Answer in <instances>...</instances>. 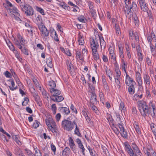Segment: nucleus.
Wrapping results in <instances>:
<instances>
[{
  "label": "nucleus",
  "mask_w": 156,
  "mask_h": 156,
  "mask_svg": "<svg viewBox=\"0 0 156 156\" xmlns=\"http://www.w3.org/2000/svg\"><path fill=\"white\" fill-rule=\"evenodd\" d=\"M148 106V109L151 111V109H153L154 108H155V106L154 103H153L152 101H151L149 104Z\"/></svg>",
  "instance_id": "b1692460"
},
{
  "label": "nucleus",
  "mask_w": 156,
  "mask_h": 156,
  "mask_svg": "<svg viewBox=\"0 0 156 156\" xmlns=\"http://www.w3.org/2000/svg\"><path fill=\"white\" fill-rule=\"evenodd\" d=\"M136 79L139 86H141L142 85L143 82L141 77L139 78H138Z\"/></svg>",
  "instance_id": "5fc2aeb1"
},
{
  "label": "nucleus",
  "mask_w": 156,
  "mask_h": 156,
  "mask_svg": "<svg viewBox=\"0 0 156 156\" xmlns=\"http://www.w3.org/2000/svg\"><path fill=\"white\" fill-rule=\"evenodd\" d=\"M29 101V99L27 98H24V101L22 102V105L23 106H26L28 104Z\"/></svg>",
  "instance_id": "37998d69"
},
{
  "label": "nucleus",
  "mask_w": 156,
  "mask_h": 156,
  "mask_svg": "<svg viewBox=\"0 0 156 156\" xmlns=\"http://www.w3.org/2000/svg\"><path fill=\"white\" fill-rule=\"evenodd\" d=\"M5 76L7 78H11L12 75L8 71H6L4 73Z\"/></svg>",
  "instance_id": "de8ad7c7"
},
{
  "label": "nucleus",
  "mask_w": 156,
  "mask_h": 156,
  "mask_svg": "<svg viewBox=\"0 0 156 156\" xmlns=\"http://www.w3.org/2000/svg\"><path fill=\"white\" fill-rule=\"evenodd\" d=\"M138 2L140 5V7L144 5H145L146 3L144 0H138Z\"/></svg>",
  "instance_id": "0e129e2a"
},
{
  "label": "nucleus",
  "mask_w": 156,
  "mask_h": 156,
  "mask_svg": "<svg viewBox=\"0 0 156 156\" xmlns=\"http://www.w3.org/2000/svg\"><path fill=\"white\" fill-rule=\"evenodd\" d=\"M78 41L80 45H83L84 43L83 39L80 35L79 37Z\"/></svg>",
  "instance_id": "473e14b6"
},
{
  "label": "nucleus",
  "mask_w": 156,
  "mask_h": 156,
  "mask_svg": "<svg viewBox=\"0 0 156 156\" xmlns=\"http://www.w3.org/2000/svg\"><path fill=\"white\" fill-rule=\"evenodd\" d=\"M134 86V85L129 86V87L128 88V91L130 94H132L134 93L135 88Z\"/></svg>",
  "instance_id": "412c9836"
},
{
  "label": "nucleus",
  "mask_w": 156,
  "mask_h": 156,
  "mask_svg": "<svg viewBox=\"0 0 156 156\" xmlns=\"http://www.w3.org/2000/svg\"><path fill=\"white\" fill-rule=\"evenodd\" d=\"M142 11L145 12H147L148 11V8L147 6L146 3L145 5H142L140 7Z\"/></svg>",
  "instance_id": "7c9ffc66"
},
{
  "label": "nucleus",
  "mask_w": 156,
  "mask_h": 156,
  "mask_svg": "<svg viewBox=\"0 0 156 156\" xmlns=\"http://www.w3.org/2000/svg\"><path fill=\"white\" fill-rule=\"evenodd\" d=\"M149 44L151 53H154L156 51L155 50V47L154 45L152 44L151 43H150Z\"/></svg>",
  "instance_id": "e433bc0d"
},
{
  "label": "nucleus",
  "mask_w": 156,
  "mask_h": 156,
  "mask_svg": "<svg viewBox=\"0 0 156 156\" xmlns=\"http://www.w3.org/2000/svg\"><path fill=\"white\" fill-rule=\"evenodd\" d=\"M125 83L127 86L134 85L136 84L135 82L133 80V79L127 73L126 75Z\"/></svg>",
  "instance_id": "0eeeda50"
},
{
  "label": "nucleus",
  "mask_w": 156,
  "mask_h": 156,
  "mask_svg": "<svg viewBox=\"0 0 156 156\" xmlns=\"http://www.w3.org/2000/svg\"><path fill=\"white\" fill-rule=\"evenodd\" d=\"M90 45L94 59L97 60L99 58V56L97 53V49L99 47V44L97 41L96 38H95V39H92V41L90 42Z\"/></svg>",
  "instance_id": "20e7f679"
},
{
  "label": "nucleus",
  "mask_w": 156,
  "mask_h": 156,
  "mask_svg": "<svg viewBox=\"0 0 156 156\" xmlns=\"http://www.w3.org/2000/svg\"><path fill=\"white\" fill-rule=\"evenodd\" d=\"M38 27L44 36L47 37L48 36L49 32L44 26L41 24H38Z\"/></svg>",
  "instance_id": "423d86ee"
},
{
  "label": "nucleus",
  "mask_w": 156,
  "mask_h": 156,
  "mask_svg": "<svg viewBox=\"0 0 156 156\" xmlns=\"http://www.w3.org/2000/svg\"><path fill=\"white\" fill-rule=\"evenodd\" d=\"M51 150L53 151L54 153L55 154V153L56 151V148L55 146L53 144H52L51 145Z\"/></svg>",
  "instance_id": "e2e57ef3"
},
{
  "label": "nucleus",
  "mask_w": 156,
  "mask_h": 156,
  "mask_svg": "<svg viewBox=\"0 0 156 156\" xmlns=\"http://www.w3.org/2000/svg\"><path fill=\"white\" fill-rule=\"evenodd\" d=\"M76 56L77 59H79L80 60H83V55L79 51H76Z\"/></svg>",
  "instance_id": "dca6fc26"
},
{
  "label": "nucleus",
  "mask_w": 156,
  "mask_h": 156,
  "mask_svg": "<svg viewBox=\"0 0 156 156\" xmlns=\"http://www.w3.org/2000/svg\"><path fill=\"white\" fill-rule=\"evenodd\" d=\"M49 86L51 87L50 88H54L56 87V84L53 80H51L49 82Z\"/></svg>",
  "instance_id": "c85d7f7f"
},
{
  "label": "nucleus",
  "mask_w": 156,
  "mask_h": 156,
  "mask_svg": "<svg viewBox=\"0 0 156 156\" xmlns=\"http://www.w3.org/2000/svg\"><path fill=\"white\" fill-rule=\"evenodd\" d=\"M134 22L136 25H138L139 24V20L138 17L136 15L133 17Z\"/></svg>",
  "instance_id": "79ce46f5"
},
{
  "label": "nucleus",
  "mask_w": 156,
  "mask_h": 156,
  "mask_svg": "<svg viewBox=\"0 0 156 156\" xmlns=\"http://www.w3.org/2000/svg\"><path fill=\"white\" fill-rule=\"evenodd\" d=\"M138 59L139 61H141L143 60V57L141 53H139L138 54Z\"/></svg>",
  "instance_id": "774afa93"
},
{
  "label": "nucleus",
  "mask_w": 156,
  "mask_h": 156,
  "mask_svg": "<svg viewBox=\"0 0 156 156\" xmlns=\"http://www.w3.org/2000/svg\"><path fill=\"white\" fill-rule=\"evenodd\" d=\"M25 150L28 156H36L35 154H34L30 150L26 149Z\"/></svg>",
  "instance_id": "c9c22d12"
},
{
  "label": "nucleus",
  "mask_w": 156,
  "mask_h": 156,
  "mask_svg": "<svg viewBox=\"0 0 156 156\" xmlns=\"http://www.w3.org/2000/svg\"><path fill=\"white\" fill-rule=\"evenodd\" d=\"M122 62L123 64V65L122 66V69L124 70V71L125 72L126 74L127 73L126 71V67L127 65L126 64L125 61L124 60L122 59Z\"/></svg>",
  "instance_id": "09e8293b"
},
{
  "label": "nucleus",
  "mask_w": 156,
  "mask_h": 156,
  "mask_svg": "<svg viewBox=\"0 0 156 156\" xmlns=\"http://www.w3.org/2000/svg\"><path fill=\"white\" fill-rule=\"evenodd\" d=\"M46 123L47 125V126L48 127V128L50 127L51 125V118H49L48 119H47L45 120Z\"/></svg>",
  "instance_id": "864d4df0"
},
{
  "label": "nucleus",
  "mask_w": 156,
  "mask_h": 156,
  "mask_svg": "<svg viewBox=\"0 0 156 156\" xmlns=\"http://www.w3.org/2000/svg\"><path fill=\"white\" fill-rule=\"evenodd\" d=\"M38 121L36 120L33 125V127L34 128H37L39 126Z\"/></svg>",
  "instance_id": "3c124183"
},
{
  "label": "nucleus",
  "mask_w": 156,
  "mask_h": 156,
  "mask_svg": "<svg viewBox=\"0 0 156 156\" xmlns=\"http://www.w3.org/2000/svg\"><path fill=\"white\" fill-rule=\"evenodd\" d=\"M78 19L81 22L83 23L85 22L84 17L83 16H81L78 17Z\"/></svg>",
  "instance_id": "052dcab7"
},
{
  "label": "nucleus",
  "mask_w": 156,
  "mask_h": 156,
  "mask_svg": "<svg viewBox=\"0 0 156 156\" xmlns=\"http://www.w3.org/2000/svg\"><path fill=\"white\" fill-rule=\"evenodd\" d=\"M6 4H4V6L7 10L9 13L16 23H20L21 20L20 18V14L18 10L9 1H6Z\"/></svg>",
  "instance_id": "f257e3e1"
},
{
  "label": "nucleus",
  "mask_w": 156,
  "mask_h": 156,
  "mask_svg": "<svg viewBox=\"0 0 156 156\" xmlns=\"http://www.w3.org/2000/svg\"><path fill=\"white\" fill-rule=\"evenodd\" d=\"M139 109L141 115L144 117L148 116L150 111L148 109V106L145 102L139 101L138 102Z\"/></svg>",
  "instance_id": "7ed1b4c3"
},
{
  "label": "nucleus",
  "mask_w": 156,
  "mask_h": 156,
  "mask_svg": "<svg viewBox=\"0 0 156 156\" xmlns=\"http://www.w3.org/2000/svg\"><path fill=\"white\" fill-rule=\"evenodd\" d=\"M78 146L80 148V149H82V152L83 155H85V154L84 153V151L85 150V149L83 147V146L82 144V143H81L79 144L78 145Z\"/></svg>",
  "instance_id": "4c0bfd02"
},
{
  "label": "nucleus",
  "mask_w": 156,
  "mask_h": 156,
  "mask_svg": "<svg viewBox=\"0 0 156 156\" xmlns=\"http://www.w3.org/2000/svg\"><path fill=\"white\" fill-rule=\"evenodd\" d=\"M75 126V129L74 131V133L75 134L77 135L78 136L81 137V135L80 132V130L78 127L77 123H76Z\"/></svg>",
  "instance_id": "5701e85b"
},
{
  "label": "nucleus",
  "mask_w": 156,
  "mask_h": 156,
  "mask_svg": "<svg viewBox=\"0 0 156 156\" xmlns=\"http://www.w3.org/2000/svg\"><path fill=\"white\" fill-rule=\"evenodd\" d=\"M47 65L50 68L52 67V64L51 63V58H48L47 61Z\"/></svg>",
  "instance_id": "a18cd8bd"
},
{
  "label": "nucleus",
  "mask_w": 156,
  "mask_h": 156,
  "mask_svg": "<svg viewBox=\"0 0 156 156\" xmlns=\"http://www.w3.org/2000/svg\"><path fill=\"white\" fill-rule=\"evenodd\" d=\"M49 129L51 130V131L54 133L56 132V130L55 127H52V126H50V127L49 128Z\"/></svg>",
  "instance_id": "13d9d810"
},
{
  "label": "nucleus",
  "mask_w": 156,
  "mask_h": 156,
  "mask_svg": "<svg viewBox=\"0 0 156 156\" xmlns=\"http://www.w3.org/2000/svg\"><path fill=\"white\" fill-rule=\"evenodd\" d=\"M110 58L111 59V61L114 64H115L116 62V56L115 54H113L111 55H110Z\"/></svg>",
  "instance_id": "a878e982"
},
{
  "label": "nucleus",
  "mask_w": 156,
  "mask_h": 156,
  "mask_svg": "<svg viewBox=\"0 0 156 156\" xmlns=\"http://www.w3.org/2000/svg\"><path fill=\"white\" fill-rule=\"evenodd\" d=\"M14 43L18 48L19 49H21L22 46H21L20 42L18 41L15 40Z\"/></svg>",
  "instance_id": "49530a36"
},
{
  "label": "nucleus",
  "mask_w": 156,
  "mask_h": 156,
  "mask_svg": "<svg viewBox=\"0 0 156 156\" xmlns=\"http://www.w3.org/2000/svg\"><path fill=\"white\" fill-rule=\"evenodd\" d=\"M21 50V51L25 55H29V53L28 52V50L25 47H24L23 48H21V49H20Z\"/></svg>",
  "instance_id": "c03bdc74"
},
{
  "label": "nucleus",
  "mask_w": 156,
  "mask_h": 156,
  "mask_svg": "<svg viewBox=\"0 0 156 156\" xmlns=\"http://www.w3.org/2000/svg\"><path fill=\"white\" fill-rule=\"evenodd\" d=\"M15 53L16 57L20 61H21V60H22V58L20 57L19 54L17 51H15Z\"/></svg>",
  "instance_id": "6e6d98bb"
},
{
  "label": "nucleus",
  "mask_w": 156,
  "mask_h": 156,
  "mask_svg": "<svg viewBox=\"0 0 156 156\" xmlns=\"http://www.w3.org/2000/svg\"><path fill=\"white\" fill-rule=\"evenodd\" d=\"M50 92L53 96H57L60 94L61 91L58 90L54 88H50Z\"/></svg>",
  "instance_id": "9b49d317"
},
{
  "label": "nucleus",
  "mask_w": 156,
  "mask_h": 156,
  "mask_svg": "<svg viewBox=\"0 0 156 156\" xmlns=\"http://www.w3.org/2000/svg\"><path fill=\"white\" fill-rule=\"evenodd\" d=\"M51 125L50 126L52 127H55L56 126V124L55 122L53 121L52 119L51 118Z\"/></svg>",
  "instance_id": "69168bd1"
},
{
  "label": "nucleus",
  "mask_w": 156,
  "mask_h": 156,
  "mask_svg": "<svg viewBox=\"0 0 156 156\" xmlns=\"http://www.w3.org/2000/svg\"><path fill=\"white\" fill-rule=\"evenodd\" d=\"M70 109L73 112L76 114L77 113V111L76 109L74 107V106L73 104H71L70 106Z\"/></svg>",
  "instance_id": "4d7b16f0"
},
{
  "label": "nucleus",
  "mask_w": 156,
  "mask_h": 156,
  "mask_svg": "<svg viewBox=\"0 0 156 156\" xmlns=\"http://www.w3.org/2000/svg\"><path fill=\"white\" fill-rule=\"evenodd\" d=\"M142 94L139 95L138 94H135L133 98V100H136L141 98L142 97Z\"/></svg>",
  "instance_id": "f704fd0d"
},
{
  "label": "nucleus",
  "mask_w": 156,
  "mask_h": 156,
  "mask_svg": "<svg viewBox=\"0 0 156 156\" xmlns=\"http://www.w3.org/2000/svg\"><path fill=\"white\" fill-rule=\"evenodd\" d=\"M11 135L13 139L14 140L17 144L19 145H20L21 144V143L19 140V136L18 135H13V134H11Z\"/></svg>",
  "instance_id": "6ab92c4d"
},
{
  "label": "nucleus",
  "mask_w": 156,
  "mask_h": 156,
  "mask_svg": "<svg viewBox=\"0 0 156 156\" xmlns=\"http://www.w3.org/2000/svg\"><path fill=\"white\" fill-rule=\"evenodd\" d=\"M120 108L122 112H124L126 111V108L125 107L123 102H121L120 104Z\"/></svg>",
  "instance_id": "72a5a7b5"
},
{
  "label": "nucleus",
  "mask_w": 156,
  "mask_h": 156,
  "mask_svg": "<svg viewBox=\"0 0 156 156\" xmlns=\"http://www.w3.org/2000/svg\"><path fill=\"white\" fill-rule=\"evenodd\" d=\"M122 136L124 138H126L127 137V132L126 131L125 129L123 130L122 131L120 132Z\"/></svg>",
  "instance_id": "c756f323"
},
{
  "label": "nucleus",
  "mask_w": 156,
  "mask_h": 156,
  "mask_svg": "<svg viewBox=\"0 0 156 156\" xmlns=\"http://www.w3.org/2000/svg\"><path fill=\"white\" fill-rule=\"evenodd\" d=\"M36 20L37 21H39L37 23L38 25L40 24H43L42 22L41 21V16H38L36 18Z\"/></svg>",
  "instance_id": "8fccbe9b"
},
{
  "label": "nucleus",
  "mask_w": 156,
  "mask_h": 156,
  "mask_svg": "<svg viewBox=\"0 0 156 156\" xmlns=\"http://www.w3.org/2000/svg\"><path fill=\"white\" fill-rule=\"evenodd\" d=\"M152 112H151V115L152 117L155 118H156V108L152 109Z\"/></svg>",
  "instance_id": "a19ab883"
},
{
  "label": "nucleus",
  "mask_w": 156,
  "mask_h": 156,
  "mask_svg": "<svg viewBox=\"0 0 156 156\" xmlns=\"http://www.w3.org/2000/svg\"><path fill=\"white\" fill-rule=\"evenodd\" d=\"M132 147L136 153H138L140 152L137 146L135 144H132Z\"/></svg>",
  "instance_id": "bb28decb"
},
{
  "label": "nucleus",
  "mask_w": 156,
  "mask_h": 156,
  "mask_svg": "<svg viewBox=\"0 0 156 156\" xmlns=\"http://www.w3.org/2000/svg\"><path fill=\"white\" fill-rule=\"evenodd\" d=\"M126 5L123 8V11L126 16L129 15V13H135L137 9L136 4L133 2L131 3L130 0H124Z\"/></svg>",
  "instance_id": "f03ea898"
},
{
  "label": "nucleus",
  "mask_w": 156,
  "mask_h": 156,
  "mask_svg": "<svg viewBox=\"0 0 156 156\" xmlns=\"http://www.w3.org/2000/svg\"><path fill=\"white\" fill-rule=\"evenodd\" d=\"M76 123L75 121L72 122L67 119H64L62 122V125L64 129L71 131L74 128Z\"/></svg>",
  "instance_id": "39448f33"
},
{
  "label": "nucleus",
  "mask_w": 156,
  "mask_h": 156,
  "mask_svg": "<svg viewBox=\"0 0 156 156\" xmlns=\"http://www.w3.org/2000/svg\"><path fill=\"white\" fill-rule=\"evenodd\" d=\"M144 83L148 86H150L151 84L150 78L149 75L145 74L144 76Z\"/></svg>",
  "instance_id": "ddd939ff"
},
{
  "label": "nucleus",
  "mask_w": 156,
  "mask_h": 156,
  "mask_svg": "<svg viewBox=\"0 0 156 156\" xmlns=\"http://www.w3.org/2000/svg\"><path fill=\"white\" fill-rule=\"evenodd\" d=\"M55 98H51V99L55 102H59L62 101L64 99L61 96H55Z\"/></svg>",
  "instance_id": "2eb2a0df"
},
{
  "label": "nucleus",
  "mask_w": 156,
  "mask_h": 156,
  "mask_svg": "<svg viewBox=\"0 0 156 156\" xmlns=\"http://www.w3.org/2000/svg\"><path fill=\"white\" fill-rule=\"evenodd\" d=\"M118 127L120 129V132L123 130L124 129L122 126V123L120 122L119 124H118Z\"/></svg>",
  "instance_id": "bf43d9fd"
},
{
  "label": "nucleus",
  "mask_w": 156,
  "mask_h": 156,
  "mask_svg": "<svg viewBox=\"0 0 156 156\" xmlns=\"http://www.w3.org/2000/svg\"><path fill=\"white\" fill-rule=\"evenodd\" d=\"M125 149L130 156L134 155V152L129 144H125Z\"/></svg>",
  "instance_id": "9d476101"
},
{
  "label": "nucleus",
  "mask_w": 156,
  "mask_h": 156,
  "mask_svg": "<svg viewBox=\"0 0 156 156\" xmlns=\"http://www.w3.org/2000/svg\"><path fill=\"white\" fill-rule=\"evenodd\" d=\"M61 117V115L59 113H58L56 115V119L57 121H58Z\"/></svg>",
  "instance_id": "338daca9"
},
{
  "label": "nucleus",
  "mask_w": 156,
  "mask_h": 156,
  "mask_svg": "<svg viewBox=\"0 0 156 156\" xmlns=\"http://www.w3.org/2000/svg\"><path fill=\"white\" fill-rule=\"evenodd\" d=\"M116 120L118 122V123L119 124V122H122V120H124L122 118V117L121 118L120 117V115H116Z\"/></svg>",
  "instance_id": "cd10ccee"
},
{
  "label": "nucleus",
  "mask_w": 156,
  "mask_h": 156,
  "mask_svg": "<svg viewBox=\"0 0 156 156\" xmlns=\"http://www.w3.org/2000/svg\"><path fill=\"white\" fill-rule=\"evenodd\" d=\"M24 12L27 16H30L34 14V10L32 7L29 5L27 9L24 10Z\"/></svg>",
  "instance_id": "6e6552de"
},
{
  "label": "nucleus",
  "mask_w": 156,
  "mask_h": 156,
  "mask_svg": "<svg viewBox=\"0 0 156 156\" xmlns=\"http://www.w3.org/2000/svg\"><path fill=\"white\" fill-rule=\"evenodd\" d=\"M59 5L61 7H62L66 10H69L70 9V7L64 2H62L60 3L59 4Z\"/></svg>",
  "instance_id": "aec40b11"
},
{
  "label": "nucleus",
  "mask_w": 156,
  "mask_h": 156,
  "mask_svg": "<svg viewBox=\"0 0 156 156\" xmlns=\"http://www.w3.org/2000/svg\"><path fill=\"white\" fill-rule=\"evenodd\" d=\"M91 14L94 19L96 18L97 15L96 13L94 10H92L90 11Z\"/></svg>",
  "instance_id": "ea45409f"
},
{
  "label": "nucleus",
  "mask_w": 156,
  "mask_h": 156,
  "mask_svg": "<svg viewBox=\"0 0 156 156\" xmlns=\"http://www.w3.org/2000/svg\"><path fill=\"white\" fill-rule=\"evenodd\" d=\"M94 104H90V107L94 112L97 113V107L94 105Z\"/></svg>",
  "instance_id": "58836bf2"
},
{
  "label": "nucleus",
  "mask_w": 156,
  "mask_h": 156,
  "mask_svg": "<svg viewBox=\"0 0 156 156\" xmlns=\"http://www.w3.org/2000/svg\"><path fill=\"white\" fill-rule=\"evenodd\" d=\"M29 5L25 3L24 2H21L19 3V6L20 7L21 9L24 12V10L27 9V7Z\"/></svg>",
  "instance_id": "f3484780"
},
{
  "label": "nucleus",
  "mask_w": 156,
  "mask_h": 156,
  "mask_svg": "<svg viewBox=\"0 0 156 156\" xmlns=\"http://www.w3.org/2000/svg\"><path fill=\"white\" fill-rule=\"evenodd\" d=\"M32 95L35 98V101L38 103L40 101V98L39 96L38 95L37 93L36 92H34L32 93Z\"/></svg>",
  "instance_id": "4be33fe9"
},
{
  "label": "nucleus",
  "mask_w": 156,
  "mask_h": 156,
  "mask_svg": "<svg viewBox=\"0 0 156 156\" xmlns=\"http://www.w3.org/2000/svg\"><path fill=\"white\" fill-rule=\"evenodd\" d=\"M66 64L67 67L68 69L70 72H71L73 68V65L72 64V62H70L69 60H66Z\"/></svg>",
  "instance_id": "4468645a"
},
{
  "label": "nucleus",
  "mask_w": 156,
  "mask_h": 156,
  "mask_svg": "<svg viewBox=\"0 0 156 156\" xmlns=\"http://www.w3.org/2000/svg\"><path fill=\"white\" fill-rule=\"evenodd\" d=\"M58 110L61 112L67 115L70 112V111L69 108L65 107H61L58 108Z\"/></svg>",
  "instance_id": "1a4fd4ad"
},
{
  "label": "nucleus",
  "mask_w": 156,
  "mask_h": 156,
  "mask_svg": "<svg viewBox=\"0 0 156 156\" xmlns=\"http://www.w3.org/2000/svg\"><path fill=\"white\" fill-rule=\"evenodd\" d=\"M98 38L100 40L101 47V48L102 46H105V41L104 40L103 37H100L98 36Z\"/></svg>",
  "instance_id": "393cba45"
},
{
  "label": "nucleus",
  "mask_w": 156,
  "mask_h": 156,
  "mask_svg": "<svg viewBox=\"0 0 156 156\" xmlns=\"http://www.w3.org/2000/svg\"><path fill=\"white\" fill-rule=\"evenodd\" d=\"M97 97L96 96V94L94 92H92V94L90 97V102L91 104H95L97 103Z\"/></svg>",
  "instance_id": "f8f14e48"
},
{
  "label": "nucleus",
  "mask_w": 156,
  "mask_h": 156,
  "mask_svg": "<svg viewBox=\"0 0 156 156\" xmlns=\"http://www.w3.org/2000/svg\"><path fill=\"white\" fill-rule=\"evenodd\" d=\"M37 11L40 12L41 14H42L43 15H44V10L40 7H37Z\"/></svg>",
  "instance_id": "603ef678"
},
{
  "label": "nucleus",
  "mask_w": 156,
  "mask_h": 156,
  "mask_svg": "<svg viewBox=\"0 0 156 156\" xmlns=\"http://www.w3.org/2000/svg\"><path fill=\"white\" fill-rule=\"evenodd\" d=\"M134 127L136 130V131L137 133L138 134H140L141 133V131H140V129L139 127V126L137 124H135L134 125Z\"/></svg>",
  "instance_id": "2f4dec72"
},
{
  "label": "nucleus",
  "mask_w": 156,
  "mask_h": 156,
  "mask_svg": "<svg viewBox=\"0 0 156 156\" xmlns=\"http://www.w3.org/2000/svg\"><path fill=\"white\" fill-rule=\"evenodd\" d=\"M70 149L67 147H66L62 151V155L63 156H67L70 154Z\"/></svg>",
  "instance_id": "a211bd4d"
},
{
  "label": "nucleus",
  "mask_w": 156,
  "mask_h": 156,
  "mask_svg": "<svg viewBox=\"0 0 156 156\" xmlns=\"http://www.w3.org/2000/svg\"><path fill=\"white\" fill-rule=\"evenodd\" d=\"M69 145H75L74 141L71 137H70L69 138Z\"/></svg>",
  "instance_id": "680f3d73"
}]
</instances>
